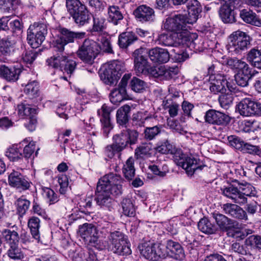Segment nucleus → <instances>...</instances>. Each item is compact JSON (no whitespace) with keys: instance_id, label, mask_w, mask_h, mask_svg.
<instances>
[{"instance_id":"f257e3e1","label":"nucleus","mask_w":261,"mask_h":261,"mask_svg":"<svg viewBox=\"0 0 261 261\" xmlns=\"http://www.w3.org/2000/svg\"><path fill=\"white\" fill-rule=\"evenodd\" d=\"M123 179L120 175L110 173L99 180L95 193V200L97 205L111 211L114 209L115 202L113 196L122 193Z\"/></svg>"},{"instance_id":"f03ea898","label":"nucleus","mask_w":261,"mask_h":261,"mask_svg":"<svg viewBox=\"0 0 261 261\" xmlns=\"http://www.w3.org/2000/svg\"><path fill=\"white\" fill-rule=\"evenodd\" d=\"M159 152L163 154H173L174 162L184 169L189 175H192L197 170H202L205 166L199 165V159L192 155L188 156L180 150H176L168 140L157 148Z\"/></svg>"},{"instance_id":"7ed1b4c3","label":"nucleus","mask_w":261,"mask_h":261,"mask_svg":"<svg viewBox=\"0 0 261 261\" xmlns=\"http://www.w3.org/2000/svg\"><path fill=\"white\" fill-rule=\"evenodd\" d=\"M66 6L68 13L78 26L82 27L89 23L90 14L80 0H66Z\"/></svg>"},{"instance_id":"20e7f679","label":"nucleus","mask_w":261,"mask_h":261,"mask_svg":"<svg viewBox=\"0 0 261 261\" xmlns=\"http://www.w3.org/2000/svg\"><path fill=\"white\" fill-rule=\"evenodd\" d=\"M124 71L123 64L118 60L112 61L103 66L100 70L101 80L106 84H116Z\"/></svg>"},{"instance_id":"39448f33","label":"nucleus","mask_w":261,"mask_h":261,"mask_svg":"<svg viewBox=\"0 0 261 261\" xmlns=\"http://www.w3.org/2000/svg\"><path fill=\"white\" fill-rule=\"evenodd\" d=\"M158 41L159 44L167 46H189L193 42V39L189 32H182L173 33L170 35L161 34L158 37Z\"/></svg>"},{"instance_id":"423d86ee","label":"nucleus","mask_w":261,"mask_h":261,"mask_svg":"<svg viewBox=\"0 0 261 261\" xmlns=\"http://www.w3.org/2000/svg\"><path fill=\"white\" fill-rule=\"evenodd\" d=\"M108 239L109 242L104 246L105 248L119 255L130 254L131 250L128 245L125 235L122 232L118 231L112 232Z\"/></svg>"},{"instance_id":"0eeeda50","label":"nucleus","mask_w":261,"mask_h":261,"mask_svg":"<svg viewBox=\"0 0 261 261\" xmlns=\"http://www.w3.org/2000/svg\"><path fill=\"white\" fill-rule=\"evenodd\" d=\"M100 50L98 43L93 40L86 39L76 51V55L85 63L92 64Z\"/></svg>"},{"instance_id":"6e6552de","label":"nucleus","mask_w":261,"mask_h":261,"mask_svg":"<svg viewBox=\"0 0 261 261\" xmlns=\"http://www.w3.org/2000/svg\"><path fill=\"white\" fill-rule=\"evenodd\" d=\"M209 80L211 84L210 89L215 94L218 92L225 93L226 91V88L230 92L236 93L240 91L235 84L228 81L229 79L226 75L217 73V74L211 75Z\"/></svg>"},{"instance_id":"1a4fd4ad","label":"nucleus","mask_w":261,"mask_h":261,"mask_svg":"<svg viewBox=\"0 0 261 261\" xmlns=\"http://www.w3.org/2000/svg\"><path fill=\"white\" fill-rule=\"evenodd\" d=\"M47 27L44 23H35L27 31V41L33 48L39 47L45 39Z\"/></svg>"},{"instance_id":"9d476101","label":"nucleus","mask_w":261,"mask_h":261,"mask_svg":"<svg viewBox=\"0 0 261 261\" xmlns=\"http://www.w3.org/2000/svg\"><path fill=\"white\" fill-rule=\"evenodd\" d=\"M229 39L227 49L229 52L235 54H240L243 51L247 49L250 45V37L240 30H238L231 34Z\"/></svg>"},{"instance_id":"9b49d317","label":"nucleus","mask_w":261,"mask_h":261,"mask_svg":"<svg viewBox=\"0 0 261 261\" xmlns=\"http://www.w3.org/2000/svg\"><path fill=\"white\" fill-rule=\"evenodd\" d=\"M138 137L139 133L136 130L126 128L113 136V143L117 146L116 149L122 151L128 145L136 144Z\"/></svg>"},{"instance_id":"f8f14e48","label":"nucleus","mask_w":261,"mask_h":261,"mask_svg":"<svg viewBox=\"0 0 261 261\" xmlns=\"http://www.w3.org/2000/svg\"><path fill=\"white\" fill-rule=\"evenodd\" d=\"M60 35L56 39L54 48L59 52H63L64 46L68 43H73L75 39H83L85 37V32H75L66 28L59 30Z\"/></svg>"},{"instance_id":"ddd939ff","label":"nucleus","mask_w":261,"mask_h":261,"mask_svg":"<svg viewBox=\"0 0 261 261\" xmlns=\"http://www.w3.org/2000/svg\"><path fill=\"white\" fill-rule=\"evenodd\" d=\"M46 62L49 66L59 69L71 75L75 69L76 63L70 57L58 55L48 59Z\"/></svg>"},{"instance_id":"4468645a","label":"nucleus","mask_w":261,"mask_h":261,"mask_svg":"<svg viewBox=\"0 0 261 261\" xmlns=\"http://www.w3.org/2000/svg\"><path fill=\"white\" fill-rule=\"evenodd\" d=\"M191 24L186 15L177 14L168 17L164 23V29L173 33L188 32L187 25Z\"/></svg>"},{"instance_id":"2eb2a0df","label":"nucleus","mask_w":261,"mask_h":261,"mask_svg":"<svg viewBox=\"0 0 261 261\" xmlns=\"http://www.w3.org/2000/svg\"><path fill=\"white\" fill-rule=\"evenodd\" d=\"M146 49L141 48L136 49L134 53V67L138 75L143 74L152 75V71H155V68L151 67L149 64L147 58L143 55L146 54Z\"/></svg>"},{"instance_id":"dca6fc26","label":"nucleus","mask_w":261,"mask_h":261,"mask_svg":"<svg viewBox=\"0 0 261 261\" xmlns=\"http://www.w3.org/2000/svg\"><path fill=\"white\" fill-rule=\"evenodd\" d=\"M236 110L243 116H261V103L249 98L241 100L237 105Z\"/></svg>"},{"instance_id":"f3484780","label":"nucleus","mask_w":261,"mask_h":261,"mask_svg":"<svg viewBox=\"0 0 261 261\" xmlns=\"http://www.w3.org/2000/svg\"><path fill=\"white\" fill-rule=\"evenodd\" d=\"M161 245L145 243L139 246L140 253L146 259L155 261L164 257L165 254L162 251Z\"/></svg>"},{"instance_id":"a211bd4d","label":"nucleus","mask_w":261,"mask_h":261,"mask_svg":"<svg viewBox=\"0 0 261 261\" xmlns=\"http://www.w3.org/2000/svg\"><path fill=\"white\" fill-rule=\"evenodd\" d=\"M204 120L205 122L210 124L226 125L230 123L231 118L224 113L211 109L206 112Z\"/></svg>"},{"instance_id":"6ab92c4d","label":"nucleus","mask_w":261,"mask_h":261,"mask_svg":"<svg viewBox=\"0 0 261 261\" xmlns=\"http://www.w3.org/2000/svg\"><path fill=\"white\" fill-rule=\"evenodd\" d=\"M81 237L91 244H97L98 239L99 237L98 230L92 224L85 223L80 225L79 229Z\"/></svg>"},{"instance_id":"aec40b11","label":"nucleus","mask_w":261,"mask_h":261,"mask_svg":"<svg viewBox=\"0 0 261 261\" xmlns=\"http://www.w3.org/2000/svg\"><path fill=\"white\" fill-rule=\"evenodd\" d=\"M222 208L225 214L234 219L245 221L248 220L246 212L238 204L226 203L222 205Z\"/></svg>"},{"instance_id":"412c9836","label":"nucleus","mask_w":261,"mask_h":261,"mask_svg":"<svg viewBox=\"0 0 261 261\" xmlns=\"http://www.w3.org/2000/svg\"><path fill=\"white\" fill-rule=\"evenodd\" d=\"M8 182L10 186L25 191L29 189L30 182L20 172L13 171L8 176Z\"/></svg>"},{"instance_id":"4be33fe9","label":"nucleus","mask_w":261,"mask_h":261,"mask_svg":"<svg viewBox=\"0 0 261 261\" xmlns=\"http://www.w3.org/2000/svg\"><path fill=\"white\" fill-rule=\"evenodd\" d=\"M221 190L225 196L231 199L235 203L241 205L247 202V198L242 196V194H240V189L233 185H229L228 186L221 189Z\"/></svg>"},{"instance_id":"5701e85b","label":"nucleus","mask_w":261,"mask_h":261,"mask_svg":"<svg viewBox=\"0 0 261 261\" xmlns=\"http://www.w3.org/2000/svg\"><path fill=\"white\" fill-rule=\"evenodd\" d=\"M166 248L167 254L170 257L178 260H182L185 258L184 249L179 243L168 240Z\"/></svg>"},{"instance_id":"b1692460","label":"nucleus","mask_w":261,"mask_h":261,"mask_svg":"<svg viewBox=\"0 0 261 261\" xmlns=\"http://www.w3.org/2000/svg\"><path fill=\"white\" fill-rule=\"evenodd\" d=\"M145 53L148 54L150 60L155 63H166L170 58L169 53L167 50L158 47L149 49L148 51L146 50Z\"/></svg>"},{"instance_id":"393cba45","label":"nucleus","mask_w":261,"mask_h":261,"mask_svg":"<svg viewBox=\"0 0 261 261\" xmlns=\"http://www.w3.org/2000/svg\"><path fill=\"white\" fill-rule=\"evenodd\" d=\"M111 110L109 107L103 105L100 110L97 111L99 115H101L100 121L102 124L103 133L105 136H108L110 130L113 128V125L111 122L110 114Z\"/></svg>"},{"instance_id":"a878e982","label":"nucleus","mask_w":261,"mask_h":261,"mask_svg":"<svg viewBox=\"0 0 261 261\" xmlns=\"http://www.w3.org/2000/svg\"><path fill=\"white\" fill-rule=\"evenodd\" d=\"M21 72V68L15 66L8 67L5 65H3L0 68L1 76L9 82H14L17 81Z\"/></svg>"},{"instance_id":"bb28decb","label":"nucleus","mask_w":261,"mask_h":261,"mask_svg":"<svg viewBox=\"0 0 261 261\" xmlns=\"http://www.w3.org/2000/svg\"><path fill=\"white\" fill-rule=\"evenodd\" d=\"M135 17L140 21H151L155 17L153 9L145 5L138 7L134 11Z\"/></svg>"},{"instance_id":"cd10ccee","label":"nucleus","mask_w":261,"mask_h":261,"mask_svg":"<svg viewBox=\"0 0 261 261\" xmlns=\"http://www.w3.org/2000/svg\"><path fill=\"white\" fill-rule=\"evenodd\" d=\"M213 217L221 230L227 231L234 228L236 221L225 215L220 213H214Z\"/></svg>"},{"instance_id":"c85d7f7f","label":"nucleus","mask_w":261,"mask_h":261,"mask_svg":"<svg viewBox=\"0 0 261 261\" xmlns=\"http://www.w3.org/2000/svg\"><path fill=\"white\" fill-rule=\"evenodd\" d=\"M186 4L189 16L188 19L193 24L196 22L199 14L201 12V5L197 0H188Z\"/></svg>"},{"instance_id":"c756f323","label":"nucleus","mask_w":261,"mask_h":261,"mask_svg":"<svg viewBox=\"0 0 261 261\" xmlns=\"http://www.w3.org/2000/svg\"><path fill=\"white\" fill-rule=\"evenodd\" d=\"M16 41L11 37L0 39V55L5 57L10 56L14 51Z\"/></svg>"},{"instance_id":"7c9ffc66","label":"nucleus","mask_w":261,"mask_h":261,"mask_svg":"<svg viewBox=\"0 0 261 261\" xmlns=\"http://www.w3.org/2000/svg\"><path fill=\"white\" fill-rule=\"evenodd\" d=\"M179 69L177 66L166 67L161 66L155 69V71L152 72L154 77L163 76L166 80H170L174 78L178 73Z\"/></svg>"},{"instance_id":"2f4dec72","label":"nucleus","mask_w":261,"mask_h":261,"mask_svg":"<svg viewBox=\"0 0 261 261\" xmlns=\"http://www.w3.org/2000/svg\"><path fill=\"white\" fill-rule=\"evenodd\" d=\"M234 5L224 4L220 9L219 15L224 23H232L235 21L233 10Z\"/></svg>"},{"instance_id":"473e14b6","label":"nucleus","mask_w":261,"mask_h":261,"mask_svg":"<svg viewBox=\"0 0 261 261\" xmlns=\"http://www.w3.org/2000/svg\"><path fill=\"white\" fill-rule=\"evenodd\" d=\"M240 16L244 22L247 23L258 27H261V20L251 10L247 9L242 10L240 13Z\"/></svg>"},{"instance_id":"72a5a7b5","label":"nucleus","mask_w":261,"mask_h":261,"mask_svg":"<svg viewBox=\"0 0 261 261\" xmlns=\"http://www.w3.org/2000/svg\"><path fill=\"white\" fill-rule=\"evenodd\" d=\"M137 39L135 33L132 32H124L119 36L118 44L121 48H126Z\"/></svg>"},{"instance_id":"f704fd0d","label":"nucleus","mask_w":261,"mask_h":261,"mask_svg":"<svg viewBox=\"0 0 261 261\" xmlns=\"http://www.w3.org/2000/svg\"><path fill=\"white\" fill-rule=\"evenodd\" d=\"M28 226L30 229L33 238L39 242L40 240V219L36 216L31 217L28 221Z\"/></svg>"},{"instance_id":"c9c22d12","label":"nucleus","mask_w":261,"mask_h":261,"mask_svg":"<svg viewBox=\"0 0 261 261\" xmlns=\"http://www.w3.org/2000/svg\"><path fill=\"white\" fill-rule=\"evenodd\" d=\"M109 20L114 25H117L119 21L123 18L121 9L117 6L112 5L108 8Z\"/></svg>"},{"instance_id":"e433bc0d","label":"nucleus","mask_w":261,"mask_h":261,"mask_svg":"<svg viewBox=\"0 0 261 261\" xmlns=\"http://www.w3.org/2000/svg\"><path fill=\"white\" fill-rule=\"evenodd\" d=\"M152 144L143 143L138 146L135 151V156L137 159H144L150 156L151 154Z\"/></svg>"},{"instance_id":"4c0bfd02","label":"nucleus","mask_w":261,"mask_h":261,"mask_svg":"<svg viewBox=\"0 0 261 261\" xmlns=\"http://www.w3.org/2000/svg\"><path fill=\"white\" fill-rule=\"evenodd\" d=\"M130 109L129 106L125 105L118 109L116 113V119L118 124L123 125L128 122Z\"/></svg>"},{"instance_id":"58836bf2","label":"nucleus","mask_w":261,"mask_h":261,"mask_svg":"<svg viewBox=\"0 0 261 261\" xmlns=\"http://www.w3.org/2000/svg\"><path fill=\"white\" fill-rule=\"evenodd\" d=\"M73 261H98L95 254L93 251L81 250L74 253Z\"/></svg>"},{"instance_id":"ea45409f","label":"nucleus","mask_w":261,"mask_h":261,"mask_svg":"<svg viewBox=\"0 0 261 261\" xmlns=\"http://www.w3.org/2000/svg\"><path fill=\"white\" fill-rule=\"evenodd\" d=\"M198 228L199 230L206 234H213L217 230L216 226L206 218L200 220L198 223Z\"/></svg>"},{"instance_id":"a19ab883","label":"nucleus","mask_w":261,"mask_h":261,"mask_svg":"<svg viewBox=\"0 0 261 261\" xmlns=\"http://www.w3.org/2000/svg\"><path fill=\"white\" fill-rule=\"evenodd\" d=\"M17 213L19 216L22 217L30 207L31 202L27 199L24 196H21L15 202Z\"/></svg>"},{"instance_id":"79ce46f5","label":"nucleus","mask_w":261,"mask_h":261,"mask_svg":"<svg viewBox=\"0 0 261 261\" xmlns=\"http://www.w3.org/2000/svg\"><path fill=\"white\" fill-rule=\"evenodd\" d=\"M247 60L254 67L261 69V51L253 48L247 55Z\"/></svg>"},{"instance_id":"37998d69","label":"nucleus","mask_w":261,"mask_h":261,"mask_svg":"<svg viewBox=\"0 0 261 261\" xmlns=\"http://www.w3.org/2000/svg\"><path fill=\"white\" fill-rule=\"evenodd\" d=\"M24 92L30 99L36 98L39 95L38 83L36 81L30 82L25 86Z\"/></svg>"},{"instance_id":"c03bdc74","label":"nucleus","mask_w":261,"mask_h":261,"mask_svg":"<svg viewBox=\"0 0 261 261\" xmlns=\"http://www.w3.org/2000/svg\"><path fill=\"white\" fill-rule=\"evenodd\" d=\"M134 161L132 157L129 158L123 166V173L125 177L128 180H132L135 175L134 166Z\"/></svg>"},{"instance_id":"a18cd8bd","label":"nucleus","mask_w":261,"mask_h":261,"mask_svg":"<svg viewBox=\"0 0 261 261\" xmlns=\"http://www.w3.org/2000/svg\"><path fill=\"white\" fill-rule=\"evenodd\" d=\"M126 91L123 89H115L113 90L110 94L111 102L115 105H117L125 98Z\"/></svg>"},{"instance_id":"49530a36","label":"nucleus","mask_w":261,"mask_h":261,"mask_svg":"<svg viewBox=\"0 0 261 261\" xmlns=\"http://www.w3.org/2000/svg\"><path fill=\"white\" fill-rule=\"evenodd\" d=\"M149 169L155 175L160 177H164L169 172L167 165L165 163H157L156 164L150 165Z\"/></svg>"},{"instance_id":"de8ad7c7","label":"nucleus","mask_w":261,"mask_h":261,"mask_svg":"<svg viewBox=\"0 0 261 261\" xmlns=\"http://www.w3.org/2000/svg\"><path fill=\"white\" fill-rule=\"evenodd\" d=\"M7 254L10 258L14 260H19L24 257L23 253L15 243L11 244Z\"/></svg>"},{"instance_id":"09e8293b","label":"nucleus","mask_w":261,"mask_h":261,"mask_svg":"<svg viewBox=\"0 0 261 261\" xmlns=\"http://www.w3.org/2000/svg\"><path fill=\"white\" fill-rule=\"evenodd\" d=\"M6 155L13 162L18 161L23 158V155L20 152L17 145H13L8 148Z\"/></svg>"},{"instance_id":"8fccbe9b","label":"nucleus","mask_w":261,"mask_h":261,"mask_svg":"<svg viewBox=\"0 0 261 261\" xmlns=\"http://www.w3.org/2000/svg\"><path fill=\"white\" fill-rule=\"evenodd\" d=\"M93 24L92 31L94 32H101L106 27V20L101 16L95 15L93 18Z\"/></svg>"},{"instance_id":"3c124183","label":"nucleus","mask_w":261,"mask_h":261,"mask_svg":"<svg viewBox=\"0 0 261 261\" xmlns=\"http://www.w3.org/2000/svg\"><path fill=\"white\" fill-rule=\"evenodd\" d=\"M161 128V126L158 125L146 127L143 133L144 138L149 141L154 139L158 135L160 134Z\"/></svg>"},{"instance_id":"603ef678","label":"nucleus","mask_w":261,"mask_h":261,"mask_svg":"<svg viewBox=\"0 0 261 261\" xmlns=\"http://www.w3.org/2000/svg\"><path fill=\"white\" fill-rule=\"evenodd\" d=\"M123 213L128 217L134 216L135 209L132 201L128 198L124 199L121 202Z\"/></svg>"},{"instance_id":"864d4df0","label":"nucleus","mask_w":261,"mask_h":261,"mask_svg":"<svg viewBox=\"0 0 261 261\" xmlns=\"http://www.w3.org/2000/svg\"><path fill=\"white\" fill-rule=\"evenodd\" d=\"M18 114L20 116H26L27 118L30 116H35L36 114V109L33 108L29 105L21 103L18 105Z\"/></svg>"},{"instance_id":"5fc2aeb1","label":"nucleus","mask_w":261,"mask_h":261,"mask_svg":"<svg viewBox=\"0 0 261 261\" xmlns=\"http://www.w3.org/2000/svg\"><path fill=\"white\" fill-rule=\"evenodd\" d=\"M251 77V73H237L234 76L237 84L241 87L247 86L248 85V81Z\"/></svg>"},{"instance_id":"6e6d98bb","label":"nucleus","mask_w":261,"mask_h":261,"mask_svg":"<svg viewBox=\"0 0 261 261\" xmlns=\"http://www.w3.org/2000/svg\"><path fill=\"white\" fill-rule=\"evenodd\" d=\"M256 193L255 188L250 184L245 183L242 185V187H240V194L244 197L255 196Z\"/></svg>"},{"instance_id":"4d7b16f0","label":"nucleus","mask_w":261,"mask_h":261,"mask_svg":"<svg viewBox=\"0 0 261 261\" xmlns=\"http://www.w3.org/2000/svg\"><path fill=\"white\" fill-rule=\"evenodd\" d=\"M241 151L244 153L260 155L261 149L259 146L245 142Z\"/></svg>"},{"instance_id":"13d9d810","label":"nucleus","mask_w":261,"mask_h":261,"mask_svg":"<svg viewBox=\"0 0 261 261\" xmlns=\"http://www.w3.org/2000/svg\"><path fill=\"white\" fill-rule=\"evenodd\" d=\"M229 145L241 151L245 142L238 136L231 135L227 137Z\"/></svg>"},{"instance_id":"bf43d9fd","label":"nucleus","mask_w":261,"mask_h":261,"mask_svg":"<svg viewBox=\"0 0 261 261\" xmlns=\"http://www.w3.org/2000/svg\"><path fill=\"white\" fill-rule=\"evenodd\" d=\"M233 97L231 94L228 93L222 94L219 97V101L221 107L227 109L232 104Z\"/></svg>"},{"instance_id":"052dcab7","label":"nucleus","mask_w":261,"mask_h":261,"mask_svg":"<svg viewBox=\"0 0 261 261\" xmlns=\"http://www.w3.org/2000/svg\"><path fill=\"white\" fill-rule=\"evenodd\" d=\"M37 53L33 49L25 50L22 55V59L27 64L31 65L37 56Z\"/></svg>"},{"instance_id":"680f3d73","label":"nucleus","mask_w":261,"mask_h":261,"mask_svg":"<svg viewBox=\"0 0 261 261\" xmlns=\"http://www.w3.org/2000/svg\"><path fill=\"white\" fill-rule=\"evenodd\" d=\"M145 85L144 81L136 77L132 79L129 85L131 89L136 92H140L144 90Z\"/></svg>"},{"instance_id":"e2e57ef3","label":"nucleus","mask_w":261,"mask_h":261,"mask_svg":"<svg viewBox=\"0 0 261 261\" xmlns=\"http://www.w3.org/2000/svg\"><path fill=\"white\" fill-rule=\"evenodd\" d=\"M168 125L170 128L174 130L175 132L179 133L180 135H186L188 133L185 128L177 120H168Z\"/></svg>"},{"instance_id":"0e129e2a","label":"nucleus","mask_w":261,"mask_h":261,"mask_svg":"<svg viewBox=\"0 0 261 261\" xmlns=\"http://www.w3.org/2000/svg\"><path fill=\"white\" fill-rule=\"evenodd\" d=\"M3 233L7 241H10L11 243H15L18 242L19 236L18 233L14 230L10 229H5L3 231Z\"/></svg>"},{"instance_id":"69168bd1","label":"nucleus","mask_w":261,"mask_h":261,"mask_svg":"<svg viewBox=\"0 0 261 261\" xmlns=\"http://www.w3.org/2000/svg\"><path fill=\"white\" fill-rule=\"evenodd\" d=\"M245 245L255 247L261 249V237L258 236H250L245 240Z\"/></svg>"},{"instance_id":"338daca9","label":"nucleus","mask_w":261,"mask_h":261,"mask_svg":"<svg viewBox=\"0 0 261 261\" xmlns=\"http://www.w3.org/2000/svg\"><path fill=\"white\" fill-rule=\"evenodd\" d=\"M44 196L48 199L50 204L56 203L58 201L57 194L50 188H43Z\"/></svg>"},{"instance_id":"774afa93","label":"nucleus","mask_w":261,"mask_h":261,"mask_svg":"<svg viewBox=\"0 0 261 261\" xmlns=\"http://www.w3.org/2000/svg\"><path fill=\"white\" fill-rule=\"evenodd\" d=\"M100 42L102 44V46L100 47L101 50L106 53H113L110 37H102L100 39Z\"/></svg>"}]
</instances>
